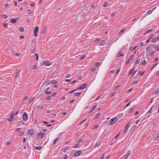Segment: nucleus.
Instances as JSON below:
<instances>
[{
    "mask_svg": "<svg viewBox=\"0 0 159 159\" xmlns=\"http://www.w3.org/2000/svg\"><path fill=\"white\" fill-rule=\"evenodd\" d=\"M159 93V88L158 89L155 91V93L157 94Z\"/></svg>",
    "mask_w": 159,
    "mask_h": 159,
    "instance_id": "obj_45",
    "label": "nucleus"
},
{
    "mask_svg": "<svg viewBox=\"0 0 159 159\" xmlns=\"http://www.w3.org/2000/svg\"><path fill=\"white\" fill-rule=\"evenodd\" d=\"M152 31V29H151L148 31H147L146 33H145V34H147L149 32H150L151 31Z\"/></svg>",
    "mask_w": 159,
    "mask_h": 159,
    "instance_id": "obj_50",
    "label": "nucleus"
},
{
    "mask_svg": "<svg viewBox=\"0 0 159 159\" xmlns=\"http://www.w3.org/2000/svg\"><path fill=\"white\" fill-rule=\"evenodd\" d=\"M134 55H132L130 57V58L129 59L130 60H131V59H134Z\"/></svg>",
    "mask_w": 159,
    "mask_h": 159,
    "instance_id": "obj_64",
    "label": "nucleus"
},
{
    "mask_svg": "<svg viewBox=\"0 0 159 159\" xmlns=\"http://www.w3.org/2000/svg\"><path fill=\"white\" fill-rule=\"evenodd\" d=\"M125 31V29H123L120 31L119 32L120 34H121L123 32H124Z\"/></svg>",
    "mask_w": 159,
    "mask_h": 159,
    "instance_id": "obj_41",
    "label": "nucleus"
},
{
    "mask_svg": "<svg viewBox=\"0 0 159 159\" xmlns=\"http://www.w3.org/2000/svg\"><path fill=\"white\" fill-rule=\"evenodd\" d=\"M21 128H17L16 129V130H15V131L16 132H18L19 131V130H21Z\"/></svg>",
    "mask_w": 159,
    "mask_h": 159,
    "instance_id": "obj_33",
    "label": "nucleus"
},
{
    "mask_svg": "<svg viewBox=\"0 0 159 159\" xmlns=\"http://www.w3.org/2000/svg\"><path fill=\"white\" fill-rule=\"evenodd\" d=\"M153 12V10H148L147 13L148 15V14H151V13H152V12Z\"/></svg>",
    "mask_w": 159,
    "mask_h": 159,
    "instance_id": "obj_24",
    "label": "nucleus"
},
{
    "mask_svg": "<svg viewBox=\"0 0 159 159\" xmlns=\"http://www.w3.org/2000/svg\"><path fill=\"white\" fill-rule=\"evenodd\" d=\"M58 140V138H57L54 140L53 143L54 145L56 144V142Z\"/></svg>",
    "mask_w": 159,
    "mask_h": 159,
    "instance_id": "obj_28",
    "label": "nucleus"
},
{
    "mask_svg": "<svg viewBox=\"0 0 159 159\" xmlns=\"http://www.w3.org/2000/svg\"><path fill=\"white\" fill-rule=\"evenodd\" d=\"M105 154H103L102 156L99 159H104L105 157Z\"/></svg>",
    "mask_w": 159,
    "mask_h": 159,
    "instance_id": "obj_39",
    "label": "nucleus"
},
{
    "mask_svg": "<svg viewBox=\"0 0 159 159\" xmlns=\"http://www.w3.org/2000/svg\"><path fill=\"white\" fill-rule=\"evenodd\" d=\"M51 82V83L52 84H56L57 83V81L56 80H52Z\"/></svg>",
    "mask_w": 159,
    "mask_h": 159,
    "instance_id": "obj_19",
    "label": "nucleus"
},
{
    "mask_svg": "<svg viewBox=\"0 0 159 159\" xmlns=\"http://www.w3.org/2000/svg\"><path fill=\"white\" fill-rule=\"evenodd\" d=\"M152 49V46H151V45L150 44L146 48V51L148 52L150 50Z\"/></svg>",
    "mask_w": 159,
    "mask_h": 159,
    "instance_id": "obj_12",
    "label": "nucleus"
},
{
    "mask_svg": "<svg viewBox=\"0 0 159 159\" xmlns=\"http://www.w3.org/2000/svg\"><path fill=\"white\" fill-rule=\"evenodd\" d=\"M70 75L68 74L66 76V78H69L70 77Z\"/></svg>",
    "mask_w": 159,
    "mask_h": 159,
    "instance_id": "obj_63",
    "label": "nucleus"
},
{
    "mask_svg": "<svg viewBox=\"0 0 159 159\" xmlns=\"http://www.w3.org/2000/svg\"><path fill=\"white\" fill-rule=\"evenodd\" d=\"M116 15V13L115 12H113L112 13L111 15V16L112 17Z\"/></svg>",
    "mask_w": 159,
    "mask_h": 159,
    "instance_id": "obj_49",
    "label": "nucleus"
},
{
    "mask_svg": "<svg viewBox=\"0 0 159 159\" xmlns=\"http://www.w3.org/2000/svg\"><path fill=\"white\" fill-rule=\"evenodd\" d=\"M82 153V151L81 150H79L76 152L75 154V157H77L79 156Z\"/></svg>",
    "mask_w": 159,
    "mask_h": 159,
    "instance_id": "obj_11",
    "label": "nucleus"
},
{
    "mask_svg": "<svg viewBox=\"0 0 159 159\" xmlns=\"http://www.w3.org/2000/svg\"><path fill=\"white\" fill-rule=\"evenodd\" d=\"M8 24L7 23H5L4 25V26L6 28H7Z\"/></svg>",
    "mask_w": 159,
    "mask_h": 159,
    "instance_id": "obj_40",
    "label": "nucleus"
},
{
    "mask_svg": "<svg viewBox=\"0 0 159 159\" xmlns=\"http://www.w3.org/2000/svg\"><path fill=\"white\" fill-rule=\"evenodd\" d=\"M49 89V87H48L46 88L44 90V92L46 93L47 94H50L52 93V92L51 91H48V90Z\"/></svg>",
    "mask_w": 159,
    "mask_h": 159,
    "instance_id": "obj_9",
    "label": "nucleus"
},
{
    "mask_svg": "<svg viewBox=\"0 0 159 159\" xmlns=\"http://www.w3.org/2000/svg\"><path fill=\"white\" fill-rule=\"evenodd\" d=\"M108 4L107 2H105L103 5V7H106L108 6Z\"/></svg>",
    "mask_w": 159,
    "mask_h": 159,
    "instance_id": "obj_29",
    "label": "nucleus"
},
{
    "mask_svg": "<svg viewBox=\"0 0 159 159\" xmlns=\"http://www.w3.org/2000/svg\"><path fill=\"white\" fill-rule=\"evenodd\" d=\"M11 144V142L10 141L7 142L6 144V145H9Z\"/></svg>",
    "mask_w": 159,
    "mask_h": 159,
    "instance_id": "obj_38",
    "label": "nucleus"
},
{
    "mask_svg": "<svg viewBox=\"0 0 159 159\" xmlns=\"http://www.w3.org/2000/svg\"><path fill=\"white\" fill-rule=\"evenodd\" d=\"M1 16L3 18H7L8 17L5 14H3Z\"/></svg>",
    "mask_w": 159,
    "mask_h": 159,
    "instance_id": "obj_21",
    "label": "nucleus"
},
{
    "mask_svg": "<svg viewBox=\"0 0 159 159\" xmlns=\"http://www.w3.org/2000/svg\"><path fill=\"white\" fill-rule=\"evenodd\" d=\"M68 156L66 154H65L64 156V159H67Z\"/></svg>",
    "mask_w": 159,
    "mask_h": 159,
    "instance_id": "obj_42",
    "label": "nucleus"
},
{
    "mask_svg": "<svg viewBox=\"0 0 159 159\" xmlns=\"http://www.w3.org/2000/svg\"><path fill=\"white\" fill-rule=\"evenodd\" d=\"M140 60L139 59H138L136 61V64H139V62H140Z\"/></svg>",
    "mask_w": 159,
    "mask_h": 159,
    "instance_id": "obj_53",
    "label": "nucleus"
},
{
    "mask_svg": "<svg viewBox=\"0 0 159 159\" xmlns=\"http://www.w3.org/2000/svg\"><path fill=\"white\" fill-rule=\"evenodd\" d=\"M28 133L31 135H32L34 133V130L32 129H30L29 130Z\"/></svg>",
    "mask_w": 159,
    "mask_h": 159,
    "instance_id": "obj_13",
    "label": "nucleus"
},
{
    "mask_svg": "<svg viewBox=\"0 0 159 159\" xmlns=\"http://www.w3.org/2000/svg\"><path fill=\"white\" fill-rule=\"evenodd\" d=\"M66 97L65 96L62 97L61 98V100L62 101L64 100L65 99Z\"/></svg>",
    "mask_w": 159,
    "mask_h": 159,
    "instance_id": "obj_55",
    "label": "nucleus"
},
{
    "mask_svg": "<svg viewBox=\"0 0 159 159\" xmlns=\"http://www.w3.org/2000/svg\"><path fill=\"white\" fill-rule=\"evenodd\" d=\"M155 52V51H153L150 53V55L153 56L154 55Z\"/></svg>",
    "mask_w": 159,
    "mask_h": 159,
    "instance_id": "obj_52",
    "label": "nucleus"
},
{
    "mask_svg": "<svg viewBox=\"0 0 159 159\" xmlns=\"http://www.w3.org/2000/svg\"><path fill=\"white\" fill-rule=\"evenodd\" d=\"M24 133V132H23V131H21V132H19V133H18V135H19V136H21Z\"/></svg>",
    "mask_w": 159,
    "mask_h": 159,
    "instance_id": "obj_26",
    "label": "nucleus"
},
{
    "mask_svg": "<svg viewBox=\"0 0 159 159\" xmlns=\"http://www.w3.org/2000/svg\"><path fill=\"white\" fill-rule=\"evenodd\" d=\"M155 36V35L154 34H152L151 35L150 37H149V38L150 39H152L153 38V37Z\"/></svg>",
    "mask_w": 159,
    "mask_h": 159,
    "instance_id": "obj_51",
    "label": "nucleus"
},
{
    "mask_svg": "<svg viewBox=\"0 0 159 159\" xmlns=\"http://www.w3.org/2000/svg\"><path fill=\"white\" fill-rule=\"evenodd\" d=\"M51 97L50 96L48 97V98H47V100H51Z\"/></svg>",
    "mask_w": 159,
    "mask_h": 159,
    "instance_id": "obj_62",
    "label": "nucleus"
},
{
    "mask_svg": "<svg viewBox=\"0 0 159 159\" xmlns=\"http://www.w3.org/2000/svg\"><path fill=\"white\" fill-rule=\"evenodd\" d=\"M156 39L157 38H155L152 40V42H154L156 41Z\"/></svg>",
    "mask_w": 159,
    "mask_h": 159,
    "instance_id": "obj_43",
    "label": "nucleus"
},
{
    "mask_svg": "<svg viewBox=\"0 0 159 159\" xmlns=\"http://www.w3.org/2000/svg\"><path fill=\"white\" fill-rule=\"evenodd\" d=\"M135 108V107H133L131 108L128 111V112L129 113H131L133 112V110Z\"/></svg>",
    "mask_w": 159,
    "mask_h": 159,
    "instance_id": "obj_14",
    "label": "nucleus"
},
{
    "mask_svg": "<svg viewBox=\"0 0 159 159\" xmlns=\"http://www.w3.org/2000/svg\"><path fill=\"white\" fill-rule=\"evenodd\" d=\"M123 55V54L121 52H119V53L118 54L117 57H120V56H122Z\"/></svg>",
    "mask_w": 159,
    "mask_h": 159,
    "instance_id": "obj_25",
    "label": "nucleus"
},
{
    "mask_svg": "<svg viewBox=\"0 0 159 159\" xmlns=\"http://www.w3.org/2000/svg\"><path fill=\"white\" fill-rule=\"evenodd\" d=\"M134 68H133L132 69H130V70H129V75H130L134 71Z\"/></svg>",
    "mask_w": 159,
    "mask_h": 159,
    "instance_id": "obj_20",
    "label": "nucleus"
},
{
    "mask_svg": "<svg viewBox=\"0 0 159 159\" xmlns=\"http://www.w3.org/2000/svg\"><path fill=\"white\" fill-rule=\"evenodd\" d=\"M130 151H128V152H127V154L125 155L123 157V159H127L129 156L130 154Z\"/></svg>",
    "mask_w": 159,
    "mask_h": 159,
    "instance_id": "obj_10",
    "label": "nucleus"
},
{
    "mask_svg": "<svg viewBox=\"0 0 159 159\" xmlns=\"http://www.w3.org/2000/svg\"><path fill=\"white\" fill-rule=\"evenodd\" d=\"M137 83V81L136 80V81H134L133 82V84H136Z\"/></svg>",
    "mask_w": 159,
    "mask_h": 159,
    "instance_id": "obj_59",
    "label": "nucleus"
},
{
    "mask_svg": "<svg viewBox=\"0 0 159 159\" xmlns=\"http://www.w3.org/2000/svg\"><path fill=\"white\" fill-rule=\"evenodd\" d=\"M129 50L131 51H134V49L133 47H131L129 48Z\"/></svg>",
    "mask_w": 159,
    "mask_h": 159,
    "instance_id": "obj_58",
    "label": "nucleus"
},
{
    "mask_svg": "<svg viewBox=\"0 0 159 159\" xmlns=\"http://www.w3.org/2000/svg\"><path fill=\"white\" fill-rule=\"evenodd\" d=\"M35 55L36 57V58H37L36 60L37 61H38V58H39V55L37 54V53H35Z\"/></svg>",
    "mask_w": 159,
    "mask_h": 159,
    "instance_id": "obj_35",
    "label": "nucleus"
},
{
    "mask_svg": "<svg viewBox=\"0 0 159 159\" xmlns=\"http://www.w3.org/2000/svg\"><path fill=\"white\" fill-rule=\"evenodd\" d=\"M117 120V117H114L113 118L111 119L110 120V122H111V125H112L114 124L116 121Z\"/></svg>",
    "mask_w": 159,
    "mask_h": 159,
    "instance_id": "obj_4",
    "label": "nucleus"
},
{
    "mask_svg": "<svg viewBox=\"0 0 159 159\" xmlns=\"http://www.w3.org/2000/svg\"><path fill=\"white\" fill-rule=\"evenodd\" d=\"M86 85L87 84H84L78 87L77 89H84L86 88Z\"/></svg>",
    "mask_w": 159,
    "mask_h": 159,
    "instance_id": "obj_8",
    "label": "nucleus"
},
{
    "mask_svg": "<svg viewBox=\"0 0 159 159\" xmlns=\"http://www.w3.org/2000/svg\"><path fill=\"white\" fill-rule=\"evenodd\" d=\"M85 57V55H83V56H82V57H80V60H83L84 59Z\"/></svg>",
    "mask_w": 159,
    "mask_h": 159,
    "instance_id": "obj_31",
    "label": "nucleus"
},
{
    "mask_svg": "<svg viewBox=\"0 0 159 159\" xmlns=\"http://www.w3.org/2000/svg\"><path fill=\"white\" fill-rule=\"evenodd\" d=\"M81 94H82V92H77V93H74V95L75 96H79Z\"/></svg>",
    "mask_w": 159,
    "mask_h": 159,
    "instance_id": "obj_15",
    "label": "nucleus"
},
{
    "mask_svg": "<svg viewBox=\"0 0 159 159\" xmlns=\"http://www.w3.org/2000/svg\"><path fill=\"white\" fill-rule=\"evenodd\" d=\"M37 67H38L37 65H35L33 67V69H36L37 68Z\"/></svg>",
    "mask_w": 159,
    "mask_h": 159,
    "instance_id": "obj_46",
    "label": "nucleus"
},
{
    "mask_svg": "<svg viewBox=\"0 0 159 159\" xmlns=\"http://www.w3.org/2000/svg\"><path fill=\"white\" fill-rule=\"evenodd\" d=\"M41 148L42 146H39V147H36L35 148V149L36 150H40L41 149Z\"/></svg>",
    "mask_w": 159,
    "mask_h": 159,
    "instance_id": "obj_23",
    "label": "nucleus"
},
{
    "mask_svg": "<svg viewBox=\"0 0 159 159\" xmlns=\"http://www.w3.org/2000/svg\"><path fill=\"white\" fill-rule=\"evenodd\" d=\"M15 114L14 113H12L10 115V117L8 119V120L9 122H11L12 121L13 118Z\"/></svg>",
    "mask_w": 159,
    "mask_h": 159,
    "instance_id": "obj_5",
    "label": "nucleus"
},
{
    "mask_svg": "<svg viewBox=\"0 0 159 159\" xmlns=\"http://www.w3.org/2000/svg\"><path fill=\"white\" fill-rule=\"evenodd\" d=\"M10 20L13 23H15L17 21V20L16 19H11Z\"/></svg>",
    "mask_w": 159,
    "mask_h": 159,
    "instance_id": "obj_16",
    "label": "nucleus"
},
{
    "mask_svg": "<svg viewBox=\"0 0 159 159\" xmlns=\"http://www.w3.org/2000/svg\"><path fill=\"white\" fill-rule=\"evenodd\" d=\"M37 108L40 109H43V107L41 106H37Z\"/></svg>",
    "mask_w": 159,
    "mask_h": 159,
    "instance_id": "obj_27",
    "label": "nucleus"
},
{
    "mask_svg": "<svg viewBox=\"0 0 159 159\" xmlns=\"http://www.w3.org/2000/svg\"><path fill=\"white\" fill-rule=\"evenodd\" d=\"M105 42H101L100 44L101 45H104L105 44Z\"/></svg>",
    "mask_w": 159,
    "mask_h": 159,
    "instance_id": "obj_44",
    "label": "nucleus"
},
{
    "mask_svg": "<svg viewBox=\"0 0 159 159\" xmlns=\"http://www.w3.org/2000/svg\"><path fill=\"white\" fill-rule=\"evenodd\" d=\"M23 119L25 121H26L28 119V115L26 112H24L23 115Z\"/></svg>",
    "mask_w": 159,
    "mask_h": 159,
    "instance_id": "obj_3",
    "label": "nucleus"
},
{
    "mask_svg": "<svg viewBox=\"0 0 159 159\" xmlns=\"http://www.w3.org/2000/svg\"><path fill=\"white\" fill-rule=\"evenodd\" d=\"M116 94V93L115 92H113L111 94V97H112L113 96H115Z\"/></svg>",
    "mask_w": 159,
    "mask_h": 159,
    "instance_id": "obj_37",
    "label": "nucleus"
},
{
    "mask_svg": "<svg viewBox=\"0 0 159 159\" xmlns=\"http://www.w3.org/2000/svg\"><path fill=\"white\" fill-rule=\"evenodd\" d=\"M46 132V129H43L41 130L40 133L37 134V139H43L44 136Z\"/></svg>",
    "mask_w": 159,
    "mask_h": 159,
    "instance_id": "obj_1",
    "label": "nucleus"
},
{
    "mask_svg": "<svg viewBox=\"0 0 159 159\" xmlns=\"http://www.w3.org/2000/svg\"><path fill=\"white\" fill-rule=\"evenodd\" d=\"M96 70V68L94 67V68H92L91 70L92 71H95Z\"/></svg>",
    "mask_w": 159,
    "mask_h": 159,
    "instance_id": "obj_61",
    "label": "nucleus"
},
{
    "mask_svg": "<svg viewBox=\"0 0 159 159\" xmlns=\"http://www.w3.org/2000/svg\"><path fill=\"white\" fill-rule=\"evenodd\" d=\"M34 97H31L30 99L29 100V103H30L32 102L33 101L34 99Z\"/></svg>",
    "mask_w": 159,
    "mask_h": 159,
    "instance_id": "obj_18",
    "label": "nucleus"
},
{
    "mask_svg": "<svg viewBox=\"0 0 159 159\" xmlns=\"http://www.w3.org/2000/svg\"><path fill=\"white\" fill-rule=\"evenodd\" d=\"M31 6L33 7L35 5V3H32L30 4Z\"/></svg>",
    "mask_w": 159,
    "mask_h": 159,
    "instance_id": "obj_48",
    "label": "nucleus"
},
{
    "mask_svg": "<svg viewBox=\"0 0 159 159\" xmlns=\"http://www.w3.org/2000/svg\"><path fill=\"white\" fill-rule=\"evenodd\" d=\"M20 30L21 32H23L24 31V28L23 27H21L20 29Z\"/></svg>",
    "mask_w": 159,
    "mask_h": 159,
    "instance_id": "obj_32",
    "label": "nucleus"
},
{
    "mask_svg": "<svg viewBox=\"0 0 159 159\" xmlns=\"http://www.w3.org/2000/svg\"><path fill=\"white\" fill-rule=\"evenodd\" d=\"M51 84V82L49 80H46L43 84V85H48Z\"/></svg>",
    "mask_w": 159,
    "mask_h": 159,
    "instance_id": "obj_7",
    "label": "nucleus"
},
{
    "mask_svg": "<svg viewBox=\"0 0 159 159\" xmlns=\"http://www.w3.org/2000/svg\"><path fill=\"white\" fill-rule=\"evenodd\" d=\"M129 123L127 125H126L125 127V129H128L129 127H130V125H129Z\"/></svg>",
    "mask_w": 159,
    "mask_h": 159,
    "instance_id": "obj_34",
    "label": "nucleus"
},
{
    "mask_svg": "<svg viewBox=\"0 0 159 159\" xmlns=\"http://www.w3.org/2000/svg\"><path fill=\"white\" fill-rule=\"evenodd\" d=\"M119 87H120V86L118 85L116 86V87H115V89L116 90H117L118 89V88H119Z\"/></svg>",
    "mask_w": 159,
    "mask_h": 159,
    "instance_id": "obj_57",
    "label": "nucleus"
},
{
    "mask_svg": "<svg viewBox=\"0 0 159 159\" xmlns=\"http://www.w3.org/2000/svg\"><path fill=\"white\" fill-rule=\"evenodd\" d=\"M80 145V143H77L74 146V147H73L74 148H75L77 147L78 146H79Z\"/></svg>",
    "mask_w": 159,
    "mask_h": 159,
    "instance_id": "obj_30",
    "label": "nucleus"
},
{
    "mask_svg": "<svg viewBox=\"0 0 159 159\" xmlns=\"http://www.w3.org/2000/svg\"><path fill=\"white\" fill-rule=\"evenodd\" d=\"M42 64L43 66H48L51 65H52V63L49 61L47 60L42 62Z\"/></svg>",
    "mask_w": 159,
    "mask_h": 159,
    "instance_id": "obj_2",
    "label": "nucleus"
},
{
    "mask_svg": "<svg viewBox=\"0 0 159 159\" xmlns=\"http://www.w3.org/2000/svg\"><path fill=\"white\" fill-rule=\"evenodd\" d=\"M144 73V72H143V73H141V72L139 71L138 73L139 74H140V75H142Z\"/></svg>",
    "mask_w": 159,
    "mask_h": 159,
    "instance_id": "obj_56",
    "label": "nucleus"
},
{
    "mask_svg": "<svg viewBox=\"0 0 159 159\" xmlns=\"http://www.w3.org/2000/svg\"><path fill=\"white\" fill-rule=\"evenodd\" d=\"M39 29L38 27H37L35 28L34 30V34L35 37H37V32L39 31Z\"/></svg>",
    "mask_w": 159,
    "mask_h": 159,
    "instance_id": "obj_6",
    "label": "nucleus"
},
{
    "mask_svg": "<svg viewBox=\"0 0 159 159\" xmlns=\"http://www.w3.org/2000/svg\"><path fill=\"white\" fill-rule=\"evenodd\" d=\"M141 64L143 65H145L146 64V61L144 60L143 61H142L141 62Z\"/></svg>",
    "mask_w": 159,
    "mask_h": 159,
    "instance_id": "obj_17",
    "label": "nucleus"
},
{
    "mask_svg": "<svg viewBox=\"0 0 159 159\" xmlns=\"http://www.w3.org/2000/svg\"><path fill=\"white\" fill-rule=\"evenodd\" d=\"M100 40V39L99 38H97L95 41V42H98Z\"/></svg>",
    "mask_w": 159,
    "mask_h": 159,
    "instance_id": "obj_54",
    "label": "nucleus"
},
{
    "mask_svg": "<svg viewBox=\"0 0 159 159\" xmlns=\"http://www.w3.org/2000/svg\"><path fill=\"white\" fill-rule=\"evenodd\" d=\"M140 121V119H138L135 122L136 124H137L138 122H139Z\"/></svg>",
    "mask_w": 159,
    "mask_h": 159,
    "instance_id": "obj_60",
    "label": "nucleus"
},
{
    "mask_svg": "<svg viewBox=\"0 0 159 159\" xmlns=\"http://www.w3.org/2000/svg\"><path fill=\"white\" fill-rule=\"evenodd\" d=\"M100 113L97 114L95 116V119H97V118H98L100 117Z\"/></svg>",
    "mask_w": 159,
    "mask_h": 159,
    "instance_id": "obj_22",
    "label": "nucleus"
},
{
    "mask_svg": "<svg viewBox=\"0 0 159 159\" xmlns=\"http://www.w3.org/2000/svg\"><path fill=\"white\" fill-rule=\"evenodd\" d=\"M20 75L19 74V72H17L16 75V77H20Z\"/></svg>",
    "mask_w": 159,
    "mask_h": 159,
    "instance_id": "obj_36",
    "label": "nucleus"
},
{
    "mask_svg": "<svg viewBox=\"0 0 159 159\" xmlns=\"http://www.w3.org/2000/svg\"><path fill=\"white\" fill-rule=\"evenodd\" d=\"M57 94V92H55L54 93H53L52 94V96H53V97H54Z\"/></svg>",
    "mask_w": 159,
    "mask_h": 159,
    "instance_id": "obj_47",
    "label": "nucleus"
}]
</instances>
